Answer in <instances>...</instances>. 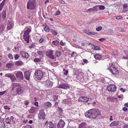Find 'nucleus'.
Wrapping results in <instances>:
<instances>
[{
	"label": "nucleus",
	"mask_w": 128,
	"mask_h": 128,
	"mask_svg": "<svg viewBox=\"0 0 128 128\" xmlns=\"http://www.w3.org/2000/svg\"><path fill=\"white\" fill-rule=\"evenodd\" d=\"M99 110L97 109H92L86 112L85 114V116L88 118H94L100 115Z\"/></svg>",
	"instance_id": "obj_1"
},
{
	"label": "nucleus",
	"mask_w": 128,
	"mask_h": 128,
	"mask_svg": "<svg viewBox=\"0 0 128 128\" xmlns=\"http://www.w3.org/2000/svg\"><path fill=\"white\" fill-rule=\"evenodd\" d=\"M36 0H29L27 2V9L33 10L36 9L35 3Z\"/></svg>",
	"instance_id": "obj_2"
},
{
	"label": "nucleus",
	"mask_w": 128,
	"mask_h": 128,
	"mask_svg": "<svg viewBox=\"0 0 128 128\" xmlns=\"http://www.w3.org/2000/svg\"><path fill=\"white\" fill-rule=\"evenodd\" d=\"M31 32V29L29 28H27L26 30L24 32V34L23 35V38L25 41L29 43L30 42L29 39L30 36L29 33Z\"/></svg>",
	"instance_id": "obj_3"
},
{
	"label": "nucleus",
	"mask_w": 128,
	"mask_h": 128,
	"mask_svg": "<svg viewBox=\"0 0 128 128\" xmlns=\"http://www.w3.org/2000/svg\"><path fill=\"white\" fill-rule=\"evenodd\" d=\"M43 75V72L42 71L38 70L34 73V77L38 80H40L42 78Z\"/></svg>",
	"instance_id": "obj_4"
},
{
	"label": "nucleus",
	"mask_w": 128,
	"mask_h": 128,
	"mask_svg": "<svg viewBox=\"0 0 128 128\" xmlns=\"http://www.w3.org/2000/svg\"><path fill=\"white\" fill-rule=\"evenodd\" d=\"M14 88L17 87L16 88V92L18 95L21 94L22 91V88L21 85L18 83H14L13 85Z\"/></svg>",
	"instance_id": "obj_5"
},
{
	"label": "nucleus",
	"mask_w": 128,
	"mask_h": 128,
	"mask_svg": "<svg viewBox=\"0 0 128 128\" xmlns=\"http://www.w3.org/2000/svg\"><path fill=\"white\" fill-rule=\"evenodd\" d=\"M110 70L113 74H116L118 73V70L114 65H112L110 66Z\"/></svg>",
	"instance_id": "obj_6"
},
{
	"label": "nucleus",
	"mask_w": 128,
	"mask_h": 128,
	"mask_svg": "<svg viewBox=\"0 0 128 128\" xmlns=\"http://www.w3.org/2000/svg\"><path fill=\"white\" fill-rule=\"evenodd\" d=\"M46 55L48 57L52 59H54V56L53 55V51L52 50H49L46 52Z\"/></svg>",
	"instance_id": "obj_7"
},
{
	"label": "nucleus",
	"mask_w": 128,
	"mask_h": 128,
	"mask_svg": "<svg viewBox=\"0 0 128 128\" xmlns=\"http://www.w3.org/2000/svg\"><path fill=\"white\" fill-rule=\"evenodd\" d=\"M38 115V118L40 120H44L45 118V114L44 110H40Z\"/></svg>",
	"instance_id": "obj_8"
},
{
	"label": "nucleus",
	"mask_w": 128,
	"mask_h": 128,
	"mask_svg": "<svg viewBox=\"0 0 128 128\" xmlns=\"http://www.w3.org/2000/svg\"><path fill=\"white\" fill-rule=\"evenodd\" d=\"M107 90L109 91L114 92L116 89V86L114 85H111L108 86L107 88Z\"/></svg>",
	"instance_id": "obj_9"
},
{
	"label": "nucleus",
	"mask_w": 128,
	"mask_h": 128,
	"mask_svg": "<svg viewBox=\"0 0 128 128\" xmlns=\"http://www.w3.org/2000/svg\"><path fill=\"white\" fill-rule=\"evenodd\" d=\"M58 88L66 89L70 88V85L67 83H64L58 86Z\"/></svg>",
	"instance_id": "obj_10"
},
{
	"label": "nucleus",
	"mask_w": 128,
	"mask_h": 128,
	"mask_svg": "<svg viewBox=\"0 0 128 128\" xmlns=\"http://www.w3.org/2000/svg\"><path fill=\"white\" fill-rule=\"evenodd\" d=\"M65 122L62 120H60L57 125L58 128H63L65 125Z\"/></svg>",
	"instance_id": "obj_11"
},
{
	"label": "nucleus",
	"mask_w": 128,
	"mask_h": 128,
	"mask_svg": "<svg viewBox=\"0 0 128 128\" xmlns=\"http://www.w3.org/2000/svg\"><path fill=\"white\" fill-rule=\"evenodd\" d=\"M5 76L10 78L12 82H14L16 80V78L14 76L11 74H5Z\"/></svg>",
	"instance_id": "obj_12"
},
{
	"label": "nucleus",
	"mask_w": 128,
	"mask_h": 128,
	"mask_svg": "<svg viewBox=\"0 0 128 128\" xmlns=\"http://www.w3.org/2000/svg\"><path fill=\"white\" fill-rule=\"evenodd\" d=\"M91 98H88L86 97L82 96L80 97L78 99V100L81 102H86L88 100H91Z\"/></svg>",
	"instance_id": "obj_13"
},
{
	"label": "nucleus",
	"mask_w": 128,
	"mask_h": 128,
	"mask_svg": "<svg viewBox=\"0 0 128 128\" xmlns=\"http://www.w3.org/2000/svg\"><path fill=\"white\" fill-rule=\"evenodd\" d=\"M16 75L18 78L21 80H23V74L21 71H19L17 72L16 74Z\"/></svg>",
	"instance_id": "obj_14"
},
{
	"label": "nucleus",
	"mask_w": 128,
	"mask_h": 128,
	"mask_svg": "<svg viewBox=\"0 0 128 128\" xmlns=\"http://www.w3.org/2000/svg\"><path fill=\"white\" fill-rule=\"evenodd\" d=\"M53 85V82L49 80L46 81V86L48 88H50Z\"/></svg>",
	"instance_id": "obj_15"
},
{
	"label": "nucleus",
	"mask_w": 128,
	"mask_h": 128,
	"mask_svg": "<svg viewBox=\"0 0 128 128\" xmlns=\"http://www.w3.org/2000/svg\"><path fill=\"white\" fill-rule=\"evenodd\" d=\"M20 53L22 57L25 58H28L29 56L28 54L25 52L21 51Z\"/></svg>",
	"instance_id": "obj_16"
},
{
	"label": "nucleus",
	"mask_w": 128,
	"mask_h": 128,
	"mask_svg": "<svg viewBox=\"0 0 128 128\" xmlns=\"http://www.w3.org/2000/svg\"><path fill=\"white\" fill-rule=\"evenodd\" d=\"M30 74V73L29 71L25 72L24 73V76L25 78L27 80H29Z\"/></svg>",
	"instance_id": "obj_17"
},
{
	"label": "nucleus",
	"mask_w": 128,
	"mask_h": 128,
	"mask_svg": "<svg viewBox=\"0 0 128 128\" xmlns=\"http://www.w3.org/2000/svg\"><path fill=\"white\" fill-rule=\"evenodd\" d=\"M37 110L38 109L35 107H32L29 112L30 113L33 114L36 112Z\"/></svg>",
	"instance_id": "obj_18"
},
{
	"label": "nucleus",
	"mask_w": 128,
	"mask_h": 128,
	"mask_svg": "<svg viewBox=\"0 0 128 128\" xmlns=\"http://www.w3.org/2000/svg\"><path fill=\"white\" fill-rule=\"evenodd\" d=\"M4 120L3 119H0V128H5Z\"/></svg>",
	"instance_id": "obj_19"
},
{
	"label": "nucleus",
	"mask_w": 128,
	"mask_h": 128,
	"mask_svg": "<svg viewBox=\"0 0 128 128\" xmlns=\"http://www.w3.org/2000/svg\"><path fill=\"white\" fill-rule=\"evenodd\" d=\"M52 105L51 104L48 102L44 103V107L46 108H47L50 107Z\"/></svg>",
	"instance_id": "obj_20"
},
{
	"label": "nucleus",
	"mask_w": 128,
	"mask_h": 128,
	"mask_svg": "<svg viewBox=\"0 0 128 128\" xmlns=\"http://www.w3.org/2000/svg\"><path fill=\"white\" fill-rule=\"evenodd\" d=\"M12 23L10 22L8 23L7 24V29L8 30H10L12 27Z\"/></svg>",
	"instance_id": "obj_21"
},
{
	"label": "nucleus",
	"mask_w": 128,
	"mask_h": 128,
	"mask_svg": "<svg viewBox=\"0 0 128 128\" xmlns=\"http://www.w3.org/2000/svg\"><path fill=\"white\" fill-rule=\"evenodd\" d=\"M24 63L23 62L21 61H18L15 62V64L17 66H21L23 65Z\"/></svg>",
	"instance_id": "obj_22"
},
{
	"label": "nucleus",
	"mask_w": 128,
	"mask_h": 128,
	"mask_svg": "<svg viewBox=\"0 0 128 128\" xmlns=\"http://www.w3.org/2000/svg\"><path fill=\"white\" fill-rule=\"evenodd\" d=\"M119 122H118L114 121L112 122L110 125V126L111 127L117 125L119 124Z\"/></svg>",
	"instance_id": "obj_23"
},
{
	"label": "nucleus",
	"mask_w": 128,
	"mask_h": 128,
	"mask_svg": "<svg viewBox=\"0 0 128 128\" xmlns=\"http://www.w3.org/2000/svg\"><path fill=\"white\" fill-rule=\"evenodd\" d=\"M6 1V0H3L0 4V11H1L3 8Z\"/></svg>",
	"instance_id": "obj_24"
},
{
	"label": "nucleus",
	"mask_w": 128,
	"mask_h": 128,
	"mask_svg": "<svg viewBox=\"0 0 128 128\" xmlns=\"http://www.w3.org/2000/svg\"><path fill=\"white\" fill-rule=\"evenodd\" d=\"M94 57L96 59L98 60H100L102 58V56L100 55L96 54L94 55Z\"/></svg>",
	"instance_id": "obj_25"
},
{
	"label": "nucleus",
	"mask_w": 128,
	"mask_h": 128,
	"mask_svg": "<svg viewBox=\"0 0 128 128\" xmlns=\"http://www.w3.org/2000/svg\"><path fill=\"white\" fill-rule=\"evenodd\" d=\"M14 66V64L12 63H8L6 64V66L8 68H10L13 67Z\"/></svg>",
	"instance_id": "obj_26"
},
{
	"label": "nucleus",
	"mask_w": 128,
	"mask_h": 128,
	"mask_svg": "<svg viewBox=\"0 0 128 128\" xmlns=\"http://www.w3.org/2000/svg\"><path fill=\"white\" fill-rule=\"evenodd\" d=\"M44 29L45 31L48 32H49L50 30L48 26H46L44 27Z\"/></svg>",
	"instance_id": "obj_27"
},
{
	"label": "nucleus",
	"mask_w": 128,
	"mask_h": 128,
	"mask_svg": "<svg viewBox=\"0 0 128 128\" xmlns=\"http://www.w3.org/2000/svg\"><path fill=\"white\" fill-rule=\"evenodd\" d=\"M49 128H56V126L54 124H53L52 122H49Z\"/></svg>",
	"instance_id": "obj_28"
},
{
	"label": "nucleus",
	"mask_w": 128,
	"mask_h": 128,
	"mask_svg": "<svg viewBox=\"0 0 128 128\" xmlns=\"http://www.w3.org/2000/svg\"><path fill=\"white\" fill-rule=\"evenodd\" d=\"M50 31L51 33H52L54 36H56L57 34V32L52 29L50 30Z\"/></svg>",
	"instance_id": "obj_29"
},
{
	"label": "nucleus",
	"mask_w": 128,
	"mask_h": 128,
	"mask_svg": "<svg viewBox=\"0 0 128 128\" xmlns=\"http://www.w3.org/2000/svg\"><path fill=\"white\" fill-rule=\"evenodd\" d=\"M124 52L126 54L127 56H123L122 58L123 59H128V52L126 51H124Z\"/></svg>",
	"instance_id": "obj_30"
},
{
	"label": "nucleus",
	"mask_w": 128,
	"mask_h": 128,
	"mask_svg": "<svg viewBox=\"0 0 128 128\" xmlns=\"http://www.w3.org/2000/svg\"><path fill=\"white\" fill-rule=\"evenodd\" d=\"M6 12L5 11H3L2 12V17L4 19L6 18Z\"/></svg>",
	"instance_id": "obj_31"
},
{
	"label": "nucleus",
	"mask_w": 128,
	"mask_h": 128,
	"mask_svg": "<svg viewBox=\"0 0 128 128\" xmlns=\"http://www.w3.org/2000/svg\"><path fill=\"white\" fill-rule=\"evenodd\" d=\"M92 48L94 50H99L100 48L97 46H94L92 47Z\"/></svg>",
	"instance_id": "obj_32"
},
{
	"label": "nucleus",
	"mask_w": 128,
	"mask_h": 128,
	"mask_svg": "<svg viewBox=\"0 0 128 128\" xmlns=\"http://www.w3.org/2000/svg\"><path fill=\"white\" fill-rule=\"evenodd\" d=\"M6 122L7 124H10L11 123V121L10 119L9 118H7L6 119Z\"/></svg>",
	"instance_id": "obj_33"
},
{
	"label": "nucleus",
	"mask_w": 128,
	"mask_h": 128,
	"mask_svg": "<svg viewBox=\"0 0 128 128\" xmlns=\"http://www.w3.org/2000/svg\"><path fill=\"white\" fill-rule=\"evenodd\" d=\"M55 56L57 57H59L60 56V53L58 51H56L55 52Z\"/></svg>",
	"instance_id": "obj_34"
},
{
	"label": "nucleus",
	"mask_w": 128,
	"mask_h": 128,
	"mask_svg": "<svg viewBox=\"0 0 128 128\" xmlns=\"http://www.w3.org/2000/svg\"><path fill=\"white\" fill-rule=\"evenodd\" d=\"M8 57L10 60L12 59L13 58V56L10 53H9L8 54Z\"/></svg>",
	"instance_id": "obj_35"
},
{
	"label": "nucleus",
	"mask_w": 128,
	"mask_h": 128,
	"mask_svg": "<svg viewBox=\"0 0 128 128\" xmlns=\"http://www.w3.org/2000/svg\"><path fill=\"white\" fill-rule=\"evenodd\" d=\"M52 44L54 45H57L59 44V42L58 40L53 41L52 42Z\"/></svg>",
	"instance_id": "obj_36"
},
{
	"label": "nucleus",
	"mask_w": 128,
	"mask_h": 128,
	"mask_svg": "<svg viewBox=\"0 0 128 128\" xmlns=\"http://www.w3.org/2000/svg\"><path fill=\"white\" fill-rule=\"evenodd\" d=\"M97 33L96 32H90L89 34L88 35L89 36H92L96 34Z\"/></svg>",
	"instance_id": "obj_37"
},
{
	"label": "nucleus",
	"mask_w": 128,
	"mask_h": 128,
	"mask_svg": "<svg viewBox=\"0 0 128 128\" xmlns=\"http://www.w3.org/2000/svg\"><path fill=\"white\" fill-rule=\"evenodd\" d=\"M37 54L40 55H42L44 54V52L43 51H40L37 52Z\"/></svg>",
	"instance_id": "obj_38"
},
{
	"label": "nucleus",
	"mask_w": 128,
	"mask_h": 128,
	"mask_svg": "<svg viewBox=\"0 0 128 128\" xmlns=\"http://www.w3.org/2000/svg\"><path fill=\"white\" fill-rule=\"evenodd\" d=\"M89 30H83V32L84 33H85L86 34L88 35L89 34Z\"/></svg>",
	"instance_id": "obj_39"
},
{
	"label": "nucleus",
	"mask_w": 128,
	"mask_h": 128,
	"mask_svg": "<svg viewBox=\"0 0 128 128\" xmlns=\"http://www.w3.org/2000/svg\"><path fill=\"white\" fill-rule=\"evenodd\" d=\"M20 57V56L18 54H16L14 56V58L15 60L18 59Z\"/></svg>",
	"instance_id": "obj_40"
},
{
	"label": "nucleus",
	"mask_w": 128,
	"mask_h": 128,
	"mask_svg": "<svg viewBox=\"0 0 128 128\" xmlns=\"http://www.w3.org/2000/svg\"><path fill=\"white\" fill-rule=\"evenodd\" d=\"M99 8L100 10H104L105 9V7L103 6H99Z\"/></svg>",
	"instance_id": "obj_41"
},
{
	"label": "nucleus",
	"mask_w": 128,
	"mask_h": 128,
	"mask_svg": "<svg viewBox=\"0 0 128 128\" xmlns=\"http://www.w3.org/2000/svg\"><path fill=\"white\" fill-rule=\"evenodd\" d=\"M102 29L101 26L98 27L96 28V30L98 31H100Z\"/></svg>",
	"instance_id": "obj_42"
},
{
	"label": "nucleus",
	"mask_w": 128,
	"mask_h": 128,
	"mask_svg": "<svg viewBox=\"0 0 128 128\" xmlns=\"http://www.w3.org/2000/svg\"><path fill=\"white\" fill-rule=\"evenodd\" d=\"M40 60L37 58H35L34 59V61L35 62H38L40 61Z\"/></svg>",
	"instance_id": "obj_43"
},
{
	"label": "nucleus",
	"mask_w": 128,
	"mask_h": 128,
	"mask_svg": "<svg viewBox=\"0 0 128 128\" xmlns=\"http://www.w3.org/2000/svg\"><path fill=\"white\" fill-rule=\"evenodd\" d=\"M58 2L59 3L62 4H64L65 3V2L62 0H58Z\"/></svg>",
	"instance_id": "obj_44"
},
{
	"label": "nucleus",
	"mask_w": 128,
	"mask_h": 128,
	"mask_svg": "<svg viewBox=\"0 0 128 128\" xmlns=\"http://www.w3.org/2000/svg\"><path fill=\"white\" fill-rule=\"evenodd\" d=\"M6 91H4L2 92H0V96H2L4 95L6 93Z\"/></svg>",
	"instance_id": "obj_45"
},
{
	"label": "nucleus",
	"mask_w": 128,
	"mask_h": 128,
	"mask_svg": "<svg viewBox=\"0 0 128 128\" xmlns=\"http://www.w3.org/2000/svg\"><path fill=\"white\" fill-rule=\"evenodd\" d=\"M4 108L5 109L9 110L10 109V108L7 105L5 106H4Z\"/></svg>",
	"instance_id": "obj_46"
},
{
	"label": "nucleus",
	"mask_w": 128,
	"mask_h": 128,
	"mask_svg": "<svg viewBox=\"0 0 128 128\" xmlns=\"http://www.w3.org/2000/svg\"><path fill=\"white\" fill-rule=\"evenodd\" d=\"M60 12L59 11H57L55 13V15H60Z\"/></svg>",
	"instance_id": "obj_47"
},
{
	"label": "nucleus",
	"mask_w": 128,
	"mask_h": 128,
	"mask_svg": "<svg viewBox=\"0 0 128 128\" xmlns=\"http://www.w3.org/2000/svg\"><path fill=\"white\" fill-rule=\"evenodd\" d=\"M14 117L13 116H11L10 117V120L11 122H13L14 120Z\"/></svg>",
	"instance_id": "obj_48"
},
{
	"label": "nucleus",
	"mask_w": 128,
	"mask_h": 128,
	"mask_svg": "<svg viewBox=\"0 0 128 128\" xmlns=\"http://www.w3.org/2000/svg\"><path fill=\"white\" fill-rule=\"evenodd\" d=\"M24 128H32L30 125H26L25 126Z\"/></svg>",
	"instance_id": "obj_49"
},
{
	"label": "nucleus",
	"mask_w": 128,
	"mask_h": 128,
	"mask_svg": "<svg viewBox=\"0 0 128 128\" xmlns=\"http://www.w3.org/2000/svg\"><path fill=\"white\" fill-rule=\"evenodd\" d=\"M122 18V16H116V18L117 19H121Z\"/></svg>",
	"instance_id": "obj_50"
},
{
	"label": "nucleus",
	"mask_w": 128,
	"mask_h": 128,
	"mask_svg": "<svg viewBox=\"0 0 128 128\" xmlns=\"http://www.w3.org/2000/svg\"><path fill=\"white\" fill-rule=\"evenodd\" d=\"M44 40V39L42 38H41L39 42L40 43H42L43 42Z\"/></svg>",
	"instance_id": "obj_51"
},
{
	"label": "nucleus",
	"mask_w": 128,
	"mask_h": 128,
	"mask_svg": "<svg viewBox=\"0 0 128 128\" xmlns=\"http://www.w3.org/2000/svg\"><path fill=\"white\" fill-rule=\"evenodd\" d=\"M128 5L127 4H125L123 6L124 8H126L128 7Z\"/></svg>",
	"instance_id": "obj_52"
},
{
	"label": "nucleus",
	"mask_w": 128,
	"mask_h": 128,
	"mask_svg": "<svg viewBox=\"0 0 128 128\" xmlns=\"http://www.w3.org/2000/svg\"><path fill=\"white\" fill-rule=\"evenodd\" d=\"M128 110V108L126 107H124L122 108V110L124 111H126Z\"/></svg>",
	"instance_id": "obj_53"
},
{
	"label": "nucleus",
	"mask_w": 128,
	"mask_h": 128,
	"mask_svg": "<svg viewBox=\"0 0 128 128\" xmlns=\"http://www.w3.org/2000/svg\"><path fill=\"white\" fill-rule=\"evenodd\" d=\"M105 40V39L104 38H100L99 39V40L100 41L102 42L104 41Z\"/></svg>",
	"instance_id": "obj_54"
},
{
	"label": "nucleus",
	"mask_w": 128,
	"mask_h": 128,
	"mask_svg": "<svg viewBox=\"0 0 128 128\" xmlns=\"http://www.w3.org/2000/svg\"><path fill=\"white\" fill-rule=\"evenodd\" d=\"M83 62H84L86 63H87L88 62V61L86 59L83 60Z\"/></svg>",
	"instance_id": "obj_55"
},
{
	"label": "nucleus",
	"mask_w": 128,
	"mask_h": 128,
	"mask_svg": "<svg viewBox=\"0 0 128 128\" xmlns=\"http://www.w3.org/2000/svg\"><path fill=\"white\" fill-rule=\"evenodd\" d=\"M60 44L62 46H64L65 45L64 43L63 42H62L61 41L60 43Z\"/></svg>",
	"instance_id": "obj_56"
},
{
	"label": "nucleus",
	"mask_w": 128,
	"mask_h": 128,
	"mask_svg": "<svg viewBox=\"0 0 128 128\" xmlns=\"http://www.w3.org/2000/svg\"><path fill=\"white\" fill-rule=\"evenodd\" d=\"M34 105L37 106H38V102H36L34 103Z\"/></svg>",
	"instance_id": "obj_57"
},
{
	"label": "nucleus",
	"mask_w": 128,
	"mask_h": 128,
	"mask_svg": "<svg viewBox=\"0 0 128 128\" xmlns=\"http://www.w3.org/2000/svg\"><path fill=\"white\" fill-rule=\"evenodd\" d=\"M68 73V71L67 70H66L65 71V72H64V75H66Z\"/></svg>",
	"instance_id": "obj_58"
},
{
	"label": "nucleus",
	"mask_w": 128,
	"mask_h": 128,
	"mask_svg": "<svg viewBox=\"0 0 128 128\" xmlns=\"http://www.w3.org/2000/svg\"><path fill=\"white\" fill-rule=\"evenodd\" d=\"M87 10L88 12L89 11H91L92 10L94 11V10L92 8H90V9H88Z\"/></svg>",
	"instance_id": "obj_59"
},
{
	"label": "nucleus",
	"mask_w": 128,
	"mask_h": 128,
	"mask_svg": "<svg viewBox=\"0 0 128 128\" xmlns=\"http://www.w3.org/2000/svg\"><path fill=\"white\" fill-rule=\"evenodd\" d=\"M120 90L123 92H124L125 91L122 88H121L120 89Z\"/></svg>",
	"instance_id": "obj_60"
},
{
	"label": "nucleus",
	"mask_w": 128,
	"mask_h": 128,
	"mask_svg": "<svg viewBox=\"0 0 128 128\" xmlns=\"http://www.w3.org/2000/svg\"><path fill=\"white\" fill-rule=\"evenodd\" d=\"M75 53L74 52H73L71 55V56L72 57H74V54Z\"/></svg>",
	"instance_id": "obj_61"
},
{
	"label": "nucleus",
	"mask_w": 128,
	"mask_h": 128,
	"mask_svg": "<svg viewBox=\"0 0 128 128\" xmlns=\"http://www.w3.org/2000/svg\"><path fill=\"white\" fill-rule=\"evenodd\" d=\"M29 102L28 101H26L25 102V104L26 105H27L28 104Z\"/></svg>",
	"instance_id": "obj_62"
},
{
	"label": "nucleus",
	"mask_w": 128,
	"mask_h": 128,
	"mask_svg": "<svg viewBox=\"0 0 128 128\" xmlns=\"http://www.w3.org/2000/svg\"><path fill=\"white\" fill-rule=\"evenodd\" d=\"M124 128H128V125H125L124 126Z\"/></svg>",
	"instance_id": "obj_63"
},
{
	"label": "nucleus",
	"mask_w": 128,
	"mask_h": 128,
	"mask_svg": "<svg viewBox=\"0 0 128 128\" xmlns=\"http://www.w3.org/2000/svg\"><path fill=\"white\" fill-rule=\"evenodd\" d=\"M124 106H125L128 107V103H126L124 104Z\"/></svg>",
	"instance_id": "obj_64"
}]
</instances>
